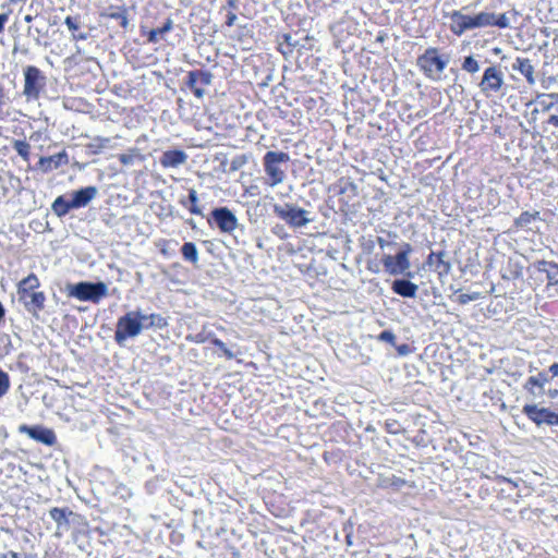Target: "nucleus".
<instances>
[{
    "label": "nucleus",
    "instance_id": "obj_10",
    "mask_svg": "<svg viewBox=\"0 0 558 558\" xmlns=\"http://www.w3.org/2000/svg\"><path fill=\"white\" fill-rule=\"evenodd\" d=\"M213 219L218 228L226 233L233 232L238 227V219L227 207L217 208L213 211Z\"/></svg>",
    "mask_w": 558,
    "mask_h": 558
},
{
    "label": "nucleus",
    "instance_id": "obj_26",
    "mask_svg": "<svg viewBox=\"0 0 558 558\" xmlns=\"http://www.w3.org/2000/svg\"><path fill=\"white\" fill-rule=\"evenodd\" d=\"M462 69L470 73H475L480 70V65L478 62L472 56H470L464 59Z\"/></svg>",
    "mask_w": 558,
    "mask_h": 558
},
{
    "label": "nucleus",
    "instance_id": "obj_1",
    "mask_svg": "<svg viewBox=\"0 0 558 558\" xmlns=\"http://www.w3.org/2000/svg\"><path fill=\"white\" fill-rule=\"evenodd\" d=\"M38 286V278L33 274L28 275L19 283V298L24 303L26 310L31 313H36L44 307V293L35 291Z\"/></svg>",
    "mask_w": 558,
    "mask_h": 558
},
{
    "label": "nucleus",
    "instance_id": "obj_4",
    "mask_svg": "<svg viewBox=\"0 0 558 558\" xmlns=\"http://www.w3.org/2000/svg\"><path fill=\"white\" fill-rule=\"evenodd\" d=\"M289 155L282 151H268L264 157V166L267 175L270 178L269 185L276 186L284 181V172L279 165L289 161Z\"/></svg>",
    "mask_w": 558,
    "mask_h": 558
},
{
    "label": "nucleus",
    "instance_id": "obj_8",
    "mask_svg": "<svg viewBox=\"0 0 558 558\" xmlns=\"http://www.w3.org/2000/svg\"><path fill=\"white\" fill-rule=\"evenodd\" d=\"M45 86V76L33 65L24 70V95L28 98H37Z\"/></svg>",
    "mask_w": 558,
    "mask_h": 558
},
{
    "label": "nucleus",
    "instance_id": "obj_30",
    "mask_svg": "<svg viewBox=\"0 0 558 558\" xmlns=\"http://www.w3.org/2000/svg\"><path fill=\"white\" fill-rule=\"evenodd\" d=\"M10 387V380L7 373L0 371V398L7 393Z\"/></svg>",
    "mask_w": 558,
    "mask_h": 558
},
{
    "label": "nucleus",
    "instance_id": "obj_11",
    "mask_svg": "<svg viewBox=\"0 0 558 558\" xmlns=\"http://www.w3.org/2000/svg\"><path fill=\"white\" fill-rule=\"evenodd\" d=\"M523 412L532 420L535 424L553 425L555 418V412L547 408H538L537 405L531 404L523 408Z\"/></svg>",
    "mask_w": 558,
    "mask_h": 558
},
{
    "label": "nucleus",
    "instance_id": "obj_21",
    "mask_svg": "<svg viewBox=\"0 0 558 558\" xmlns=\"http://www.w3.org/2000/svg\"><path fill=\"white\" fill-rule=\"evenodd\" d=\"M165 325H167V322L165 320V318H162L160 316H155V315L143 316L142 315V329L148 328L151 326L162 327Z\"/></svg>",
    "mask_w": 558,
    "mask_h": 558
},
{
    "label": "nucleus",
    "instance_id": "obj_23",
    "mask_svg": "<svg viewBox=\"0 0 558 558\" xmlns=\"http://www.w3.org/2000/svg\"><path fill=\"white\" fill-rule=\"evenodd\" d=\"M172 28L171 20H167L162 27L149 32V40L157 41L162 35Z\"/></svg>",
    "mask_w": 558,
    "mask_h": 558
},
{
    "label": "nucleus",
    "instance_id": "obj_50",
    "mask_svg": "<svg viewBox=\"0 0 558 558\" xmlns=\"http://www.w3.org/2000/svg\"><path fill=\"white\" fill-rule=\"evenodd\" d=\"M74 38L85 39V38H86V36H85V35H83V34H80L78 36H74Z\"/></svg>",
    "mask_w": 558,
    "mask_h": 558
},
{
    "label": "nucleus",
    "instance_id": "obj_46",
    "mask_svg": "<svg viewBox=\"0 0 558 558\" xmlns=\"http://www.w3.org/2000/svg\"><path fill=\"white\" fill-rule=\"evenodd\" d=\"M195 75H196V74H195V73H193V72H191V73H190V83H191V85H193V84H194V82H195Z\"/></svg>",
    "mask_w": 558,
    "mask_h": 558
},
{
    "label": "nucleus",
    "instance_id": "obj_40",
    "mask_svg": "<svg viewBox=\"0 0 558 558\" xmlns=\"http://www.w3.org/2000/svg\"><path fill=\"white\" fill-rule=\"evenodd\" d=\"M199 77H201V80H202L205 84H209V83H210V74H208V73H201V74H199Z\"/></svg>",
    "mask_w": 558,
    "mask_h": 558
},
{
    "label": "nucleus",
    "instance_id": "obj_7",
    "mask_svg": "<svg viewBox=\"0 0 558 558\" xmlns=\"http://www.w3.org/2000/svg\"><path fill=\"white\" fill-rule=\"evenodd\" d=\"M140 332V314L129 313L121 317L117 325L116 340L123 343L128 338H133Z\"/></svg>",
    "mask_w": 558,
    "mask_h": 558
},
{
    "label": "nucleus",
    "instance_id": "obj_25",
    "mask_svg": "<svg viewBox=\"0 0 558 558\" xmlns=\"http://www.w3.org/2000/svg\"><path fill=\"white\" fill-rule=\"evenodd\" d=\"M537 216L538 213H523L517 218L515 223L520 227H527L533 220L537 218Z\"/></svg>",
    "mask_w": 558,
    "mask_h": 558
},
{
    "label": "nucleus",
    "instance_id": "obj_31",
    "mask_svg": "<svg viewBox=\"0 0 558 558\" xmlns=\"http://www.w3.org/2000/svg\"><path fill=\"white\" fill-rule=\"evenodd\" d=\"M493 25L506 28L509 26V19L506 14L496 15L493 13Z\"/></svg>",
    "mask_w": 558,
    "mask_h": 558
},
{
    "label": "nucleus",
    "instance_id": "obj_51",
    "mask_svg": "<svg viewBox=\"0 0 558 558\" xmlns=\"http://www.w3.org/2000/svg\"><path fill=\"white\" fill-rule=\"evenodd\" d=\"M191 211L194 213V214H199V210L196 209L195 207L191 208Z\"/></svg>",
    "mask_w": 558,
    "mask_h": 558
},
{
    "label": "nucleus",
    "instance_id": "obj_32",
    "mask_svg": "<svg viewBox=\"0 0 558 558\" xmlns=\"http://www.w3.org/2000/svg\"><path fill=\"white\" fill-rule=\"evenodd\" d=\"M445 256L446 254L444 252L432 253L429 255V260H432L435 257L437 262L444 266V270L448 272L450 270V264L445 260Z\"/></svg>",
    "mask_w": 558,
    "mask_h": 558
},
{
    "label": "nucleus",
    "instance_id": "obj_34",
    "mask_svg": "<svg viewBox=\"0 0 558 558\" xmlns=\"http://www.w3.org/2000/svg\"><path fill=\"white\" fill-rule=\"evenodd\" d=\"M379 339L389 343H393L396 340V336L392 331L385 330L379 335Z\"/></svg>",
    "mask_w": 558,
    "mask_h": 558
},
{
    "label": "nucleus",
    "instance_id": "obj_22",
    "mask_svg": "<svg viewBox=\"0 0 558 558\" xmlns=\"http://www.w3.org/2000/svg\"><path fill=\"white\" fill-rule=\"evenodd\" d=\"M473 25L477 27H486L493 25V13L481 12L474 16Z\"/></svg>",
    "mask_w": 558,
    "mask_h": 558
},
{
    "label": "nucleus",
    "instance_id": "obj_44",
    "mask_svg": "<svg viewBox=\"0 0 558 558\" xmlns=\"http://www.w3.org/2000/svg\"><path fill=\"white\" fill-rule=\"evenodd\" d=\"M548 396L550 398H557L558 397V390L557 389H551L548 391Z\"/></svg>",
    "mask_w": 558,
    "mask_h": 558
},
{
    "label": "nucleus",
    "instance_id": "obj_29",
    "mask_svg": "<svg viewBox=\"0 0 558 558\" xmlns=\"http://www.w3.org/2000/svg\"><path fill=\"white\" fill-rule=\"evenodd\" d=\"M481 298V293L480 292H472V293H462L458 296L457 301L460 303V304H466L469 302H472V301H476Z\"/></svg>",
    "mask_w": 558,
    "mask_h": 558
},
{
    "label": "nucleus",
    "instance_id": "obj_41",
    "mask_svg": "<svg viewBox=\"0 0 558 558\" xmlns=\"http://www.w3.org/2000/svg\"><path fill=\"white\" fill-rule=\"evenodd\" d=\"M549 371L551 372V374L554 376H558V363H554L550 367H549Z\"/></svg>",
    "mask_w": 558,
    "mask_h": 558
},
{
    "label": "nucleus",
    "instance_id": "obj_16",
    "mask_svg": "<svg viewBox=\"0 0 558 558\" xmlns=\"http://www.w3.org/2000/svg\"><path fill=\"white\" fill-rule=\"evenodd\" d=\"M547 381V376L543 373H539L537 376H531L526 380L524 388L534 397H539L544 393V386Z\"/></svg>",
    "mask_w": 558,
    "mask_h": 558
},
{
    "label": "nucleus",
    "instance_id": "obj_36",
    "mask_svg": "<svg viewBox=\"0 0 558 558\" xmlns=\"http://www.w3.org/2000/svg\"><path fill=\"white\" fill-rule=\"evenodd\" d=\"M189 198L193 205L197 203L198 198L195 190L190 191Z\"/></svg>",
    "mask_w": 558,
    "mask_h": 558
},
{
    "label": "nucleus",
    "instance_id": "obj_47",
    "mask_svg": "<svg viewBox=\"0 0 558 558\" xmlns=\"http://www.w3.org/2000/svg\"><path fill=\"white\" fill-rule=\"evenodd\" d=\"M24 21H25L26 23H31V22L33 21V16H32V15H29V14H27V15H25V16H24Z\"/></svg>",
    "mask_w": 558,
    "mask_h": 558
},
{
    "label": "nucleus",
    "instance_id": "obj_13",
    "mask_svg": "<svg viewBox=\"0 0 558 558\" xmlns=\"http://www.w3.org/2000/svg\"><path fill=\"white\" fill-rule=\"evenodd\" d=\"M98 194V190L95 186H87L78 191H74L71 194V205L74 208H81L86 206L93 201Z\"/></svg>",
    "mask_w": 558,
    "mask_h": 558
},
{
    "label": "nucleus",
    "instance_id": "obj_12",
    "mask_svg": "<svg viewBox=\"0 0 558 558\" xmlns=\"http://www.w3.org/2000/svg\"><path fill=\"white\" fill-rule=\"evenodd\" d=\"M450 28L457 35H461L468 29L475 28L473 25L474 16L462 14L460 11H453L450 15Z\"/></svg>",
    "mask_w": 558,
    "mask_h": 558
},
{
    "label": "nucleus",
    "instance_id": "obj_27",
    "mask_svg": "<svg viewBox=\"0 0 558 558\" xmlns=\"http://www.w3.org/2000/svg\"><path fill=\"white\" fill-rule=\"evenodd\" d=\"M546 272L549 282L553 284H558V265L549 264L548 268L546 269Z\"/></svg>",
    "mask_w": 558,
    "mask_h": 558
},
{
    "label": "nucleus",
    "instance_id": "obj_20",
    "mask_svg": "<svg viewBox=\"0 0 558 558\" xmlns=\"http://www.w3.org/2000/svg\"><path fill=\"white\" fill-rule=\"evenodd\" d=\"M181 253L183 257L191 262L192 264L196 265L198 263V251L194 243L186 242L181 247Z\"/></svg>",
    "mask_w": 558,
    "mask_h": 558
},
{
    "label": "nucleus",
    "instance_id": "obj_39",
    "mask_svg": "<svg viewBox=\"0 0 558 558\" xmlns=\"http://www.w3.org/2000/svg\"><path fill=\"white\" fill-rule=\"evenodd\" d=\"M7 21H8V15L7 14H0V33L3 31L4 24H5Z\"/></svg>",
    "mask_w": 558,
    "mask_h": 558
},
{
    "label": "nucleus",
    "instance_id": "obj_15",
    "mask_svg": "<svg viewBox=\"0 0 558 558\" xmlns=\"http://www.w3.org/2000/svg\"><path fill=\"white\" fill-rule=\"evenodd\" d=\"M512 69L524 75L530 85L535 84L534 66L530 59L517 58L512 64Z\"/></svg>",
    "mask_w": 558,
    "mask_h": 558
},
{
    "label": "nucleus",
    "instance_id": "obj_38",
    "mask_svg": "<svg viewBox=\"0 0 558 558\" xmlns=\"http://www.w3.org/2000/svg\"><path fill=\"white\" fill-rule=\"evenodd\" d=\"M377 243L380 246V248H383V250L390 245V242L386 241L385 239H383L380 236L377 238Z\"/></svg>",
    "mask_w": 558,
    "mask_h": 558
},
{
    "label": "nucleus",
    "instance_id": "obj_33",
    "mask_svg": "<svg viewBox=\"0 0 558 558\" xmlns=\"http://www.w3.org/2000/svg\"><path fill=\"white\" fill-rule=\"evenodd\" d=\"M214 344L226 355L228 360H231L234 357V354L227 348L225 342H222L219 339L214 340Z\"/></svg>",
    "mask_w": 558,
    "mask_h": 558
},
{
    "label": "nucleus",
    "instance_id": "obj_24",
    "mask_svg": "<svg viewBox=\"0 0 558 558\" xmlns=\"http://www.w3.org/2000/svg\"><path fill=\"white\" fill-rule=\"evenodd\" d=\"M13 147L14 149L16 150V153L22 157L24 158L25 160L28 159V155H29V144H27L26 142L24 141H14L13 143Z\"/></svg>",
    "mask_w": 558,
    "mask_h": 558
},
{
    "label": "nucleus",
    "instance_id": "obj_49",
    "mask_svg": "<svg viewBox=\"0 0 558 558\" xmlns=\"http://www.w3.org/2000/svg\"><path fill=\"white\" fill-rule=\"evenodd\" d=\"M126 24H128V20L124 16H122L121 17V25L125 27Z\"/></svg>",
    "mask_w": 558,
    "mask_h": 558
},
{
    "label": "nucleus",
    "instance_id": "obj_14",
    "mask_svg": "<svg viewBox=\"0 0 558 558\" xmlns=\"http://www.w3.org/2000/svg\"><path fill=\"white\" fill-rule=\"evenodd\" d=\"M21 432L26 433L31 438L38 440L46 445H52L56 436L52 430L43 427H28L21 426Z\"/></svg>",
    "mask_w": 558,
    "mask_h": 558
},
{
    "label": "nucleus",
    "instance_id": "obj_42",
    "mask_svg": "<svg viewBox=\"0 0 558 558\" xmlns=\"http://www.w3.org/2000/svg\"><path fill=\"white\" fill-rule=\"evenodd\" d=\"M194 94L197 98H202L204 96V90L201 88H194Z\"/></svg>",
    "mask_w": 558,
    "mask_h": 558
},
{
    "label": "nucleus",
    "instance_id": "obj_9",
    "mask_svg": "<svg viewBox=\"0 0 558 558\" xmlns=\"http://www.w3.org/2000/svg\"><path fill=\"white\" fill-rule=\"evenodd\" d=\"M504 84L502 73L496 66H489L485 70L480 83L482 92L485 94L497 93Z\"/></svg>",
    "mask_w": 558,
    "mask_h": 558
},
{
    "label": "nucleus",
    "instance_id": "obj_3",
    "mask_svg": "<svg viewBox=\"0 0 558 558\" xmlns=\"http://www.w3.org/2000/svg\"><path fill=\"white\" fill-rule=\"evenodd\" d=\"M65 291L69 296L76 298L80 301L98 302L107 295L108 288L104 282H78L66 284Z\"/></svg>",
    "mask_w": 558,
    "mask_h": 558
},
{
    "label": "nucleus",
    "instance_id": "obj_17",
    "mask_svg": "<svg viewBox=\"0 0 558 558\" xmlns=\"http://www.w3.org/2000/svg\"><path fill=\"white\" fill-rule=\"evenodd\" d=\"M187 156L182 150H168L162 154L160 162L163 167L175 168L183 165Z\"/></svg>",
    "mask_w": 558,
    "mask_h": 558
},
{
    "label": "nucleus",
    "instance_id": "obj_37",
    "mask_svg": "<svg viewBox=\"0 0 558 558\" xmlns=\"http://www.w3.org/2000/svg\"><path fill=\"white\" fill-rule=\"evenodd\" d=\"M50 514L53 519L56 520H59V518L62 515V511L58 508H53L51 511H50Z\"/></svg>",
    "mask_w": 558,
    "mask_h": 558
},
{
    "label": "nucleus",
    "instance_id": "obj_35",
    "mask_svg": "<svg viewBox=\"0 0 558 558\" xmlns=\"http://www.w3.org/2000/svg\"><path fill=\"white\" fill-rule=\"evenodd\" d=\"M64 23L66 24V26L69 27L70 31L77 29V24L74 23V21L71 16H68L65 19Z\"/></svg>",
    "mask_w": 558,
    "mask_h": 558
},
{
    "label": "nucleus",
    "instance_id": "obj_19",
    "mask_svg": "<svg viewBox=\"0 0 558 558\" xmlns=\"http://www.w3.org/2000/svg\"><path fill=\"white\" fill-rule=\"evenodd\" d=\"M73 208L74 206L71 205V198L66 199L64 196H59L52 204V210L59 217L64 216Z\"/></svg>",
    "mask_w": 558,
    "mask_h": 558
},
{
    "label": "nucleus",
    "instance_id": "obj_2",
    "mask_svg": "<svg viewBox=\"0 0 558 558\" xmlns=\"http://www.w3.org/2000/svg\"><path fill=\"white\" fill-rule=\"evenodd\" d=\"M448 62L449 58L440 57L436 48H428L417 59V65L421 69V71H423L428 78L434 81L440 80L441 74L446 69Z\"/></svg>",
    "mask_w": 558,
    "mask_h": 558
},
{
    "label": "nucleus",
    "instance_id": "obj_28",
    "mask_svg": "<svg viewBox=\"0 0 558 558\" xmlns=\"http://www.w3.org/2000/svg\"><path fill=\"white\" fill-rule=\"evenodd\" d=\"M62 157H64V154H58V155H54V156H51V157H48V158H41L40 159V165L45 169H49L51 162H54V168H57L59 166V161H60V159Z\"/></svg>",
    "mask_w": 558,
    "mask_h": 558
},
{
    "label": "nucleus",
    "instance_id": "obj_45",
    "mask_svg": "<svg viewBox=\"0 0 558 558\" xmlns=\"http://www.w3.org/2000/svg\"><path fill=\"white\" fill-rule=\"evenodd\" d=\"M4 313H5L4 307H3V306H2V304L0 303V322L3 319V317H4Z\"/></svg>",
    "mask_w": 558,
    "mask_h": 558
},
{
    "label": "nucleus",
    "instance_id": "obj_43",
    "mask_svg": "<svg viewBox=\"0 0 558 558\" xmlns=\"http://www.w3.org/2000/svg\"><path fill=\"white\" fill-rule=\"evenodd\" d=\"M120 159L123 163H129L131 161L132 157L126 156V155H121Z\"/></svg>",
    "mask_w": 558,
    "mask_h": 558
},
{
    "label": "nucleus",
    "instance_id": "obj_5",
    "mask_svg": "<svg viewBox=\"0 0 558 558\" xmlns=\"http://www.w3.org/2000/svg\"><path fill=\"white\" fill-rule=\"evenodd\" d=\"M275 214L294 228H301L312 221L308 211L292 204L275 205Z\"/></svg>",
    "mask_w": 558,
    "mask_h": 558
},
{
    "label": "nucleus",
    "instance_id": "obj_53",
    "mask_svg": "<svg viewBox=\"0 0 558 558\" xmlns=\"http://www.w3.org/2000/svg\"><path fill=\"white\" fill-rule=\"evenodd\" d=\"M10 558H15V553H11Z\"/></svg>",
    "mask_w": 558,
    "mask_h": 558
},
{
    "label": "nucleus",
    "instance_id": "obj_52",
    "mask_svg": "<svg viewBox=\"0 0 558 558\" xmlns=\"http://www.w3.org/2000/svg\"><path fill=\"white\" fill-rule=\"evenodd\" d=\"M10 558H15V553H11Z\"/></svg>",
    "mask_w": 558,
    "mask_h": 558
},
{
    "label": "nucleus",
    "instance_id": "obj_6",
    "mask_svg": "<svg viewBox=\"0 0 558 558\" xmlns=\"http://www.w3.org/2000/svg\"><path fill=\"white\" fill-rule=\"evenodd\" d=\"M412 252L410 244H404L403 250L396 256L384 255L381 262L385 270L392 276L401 275L408 271L411 267L409 255Z\"/></svg>",
    "mask_w": 558,
    "mask_h": 558
},
{
    "label": "nucleus",
    "instance_id": "obj_18",
    "mask_svg": "<svg viewBox=\"0 0 558 558\" xmlns=\"http://www.w3.org/2000/svg\"><path fill=\"white\" fill-rule=\"evenodd\" d=\"M417 289L415 283L404 279L395 280L392 283V291L404 298H414Z\"/></svg>",
    "mask_w": 558,
    "mask_h": 558
},
{
    "label": "nucleus",
    "instance_id": "obj_48",
    "mask_svg": "<svg viewBox=\"0 0 558 558\" xmlns=\"http://www.w3.org/2000/svg\"><path fill=\"white\" fill-rule=\"evenodd\" d=\"M553 425H558V412H555V418L553 421Z\"/></svg>",
    "mask_w": 558,
    "mask_h": 558
}]
</instances>
